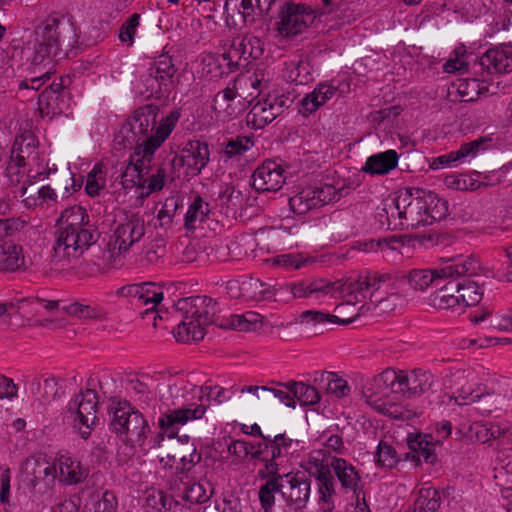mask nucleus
<instances>
[{"label":"nucleus","mask_w":512,"mask_h":512,"mask_svg":"<svg viewBox=\"0 0 512 512\" xmlns=\"http://www.w3.org/2000/svg\"><path fill=\"white\" fill-rule=\"evenodd\" d=\"M159 109L152 104L136 109L121 126L117 139L125 148H134L144 153V157H153L156 150L167 139L174 129L178 115L171 113L151 134L157 123Z\"/></svg>","instance_id":"obj_1"},{"label":"nucleus","mask_w":512,"mask_h":512,"mask_svg":"<svg viewBox=\"0 0 512 512\" xmlns=\"http://www.w3.org/2000/svg\"><path fill=\"white\" fill-rule=\"evenodd\" d=\"M78 39V29L72 22L53 15L48 16L34 29L31 64L34 67L52 64L53 58L62 47L74 48Z\"/></svg>","instance_id":"obj_2"},{"label":"nucleus","mask_w":512,"mask_h":512,"mask_svg":"<svg viewBox=\"0 0 512 512\" xmlns=\"http://www.w3.org/2000/svg\"><path fill=\"white\" fill-rule=\"evenodd\" d=\"M175 306L183 316L174 333L175 339L182 343L202 340L205 327L214 322L216 302L208 296H193L179 299Z\"/></svg>","instance_id":"obj_3"},{"label":"nucleus","mask_w":512,"mask_h":512,"mask_svg":"<svg viewBox=\"0 0 512 512\" xmlns=\"http://www.w3.org/2000/svg\"><path fill=\"white\" fill-rule=\"evenodd\" d=\"M99 238L96 227L83 229L58 230L54 253L51 258V270L57 273L70 272L79 263L83 253Z\"/></svg>","instance_id":"obj_4"},{"label":"nucleus","mask_w":512,"mask_h":512,"mask_svg":"<svg viewBox=\"0 0 512 512\" xmlns=\"http://www.w3.org/2000/svg\"><path fill=\"white\" fill-rule=\"evenodd\" d=\"M310 481L301 472L282 473L266 481L259 489V499L267 511L275 503V493H279L288 506L303 509L310 498Z\"/></svg>","instance_id":"obj_5"},{"label":"nucleus","mask_w":512,"mask_h":512,"mask_svg":"<svg viewBox=\"0 0 512 512\" xmlns=\"http://www.w3.org/2000/svg\"><path fill=\"white\" fill-rule=\"evenodd\" d=\"M392 276L388 273L367 272L357 279L338 280L339 298L343 303L336 306V310L342 314V310L350 305L361 303L368 300L380 302L383 294L389 290H394L391 284Z\"/></svg>","instance_id":"obj_6"},{"label":"nucleus","mask_w":512,"mask_h":512,"mask_svg":"<svg viewBox=\"0 0 512 512\" xmlns=\"http://www.w3.org/2000/svg\"><path fill=\"white\" fill-rule=\"evenodd\" d=\"M417 188L407 189L403 195L393 199L392 203L384 208L388 225L392 229L418 228L429 225L425 214L423 196L416 193Z\"/></svg>","instance_id":"obj_7"},{"label":"nucleus","mask_w":512,"mask_h":512,"mask_svg":"<svg viewBox=\"0 0 512 512\" xmlns=\"http://www.w3.org/2000/svg\"><path fill=\"white\" fill-rule=\"evenodd\" d=\"M441 276L460 277L459 305L472 306L479 303L483 297L484 278L477 260L472 257L453 261L441 268Z\"/></svg>","instance_id":"obj_8"},{"label":"nucleus","mask_w":512,"mask_h":512,"mask_svg":"<svg viewBox=\"0 0 512 512\" xmlns=\"http://www.w3.org/2000/svg\"><path fill=\"white\" fill-rule=\"evenodd\" d=\"M109 412L112 429L126 442L139 446L144 443L150 427L141 412L134 410L129 402L117 399L111 401Z\"/></svg>","instance_id":"obj_9"},{"label":"nucleus","mask_w":512,"mask_h":512,"mask_svg":"<svg viewBox=\"0 0 512 512\" xmlns=\"http://www.w3.org/2000/svg\"><path fill=\"white\" fill-rule=\"evenodd\" d=\"M145 235L144 219L138 214L127 216L113 230L108 242V263L114 267L124 265L125 254Z\"/></svg>","instance_id":"obj_10"},{"label":"nucleus","mask_w":512,"mask_h":512,"mask_svg":"<svg viewBox=\"0 0 512 512\" xmlns=\"http://www.w3.org/2000/svg\"><path fill=\"white\" fill-rule=\"evenodd\" d=\"M56 466L42 457L27 458L21 467L22 482L35 497L50 496L56 480Z\"/></svg>","instance_id":"obj_11"},{"label":"nucleus","mask_w":512,"mask_h":512,"mask_svg":"<svg viewBox=\"0 0 512 512\" xmlns=\"http://www.w3.org/2000/svg\"><path fill=\"white\" fill-rule=\"evenodd\" d=\"M118 294L131 299L137 307H147L141 312L142 318H151L153 327H157V319L161 316L156 311V306L163 300L162 288L153 282L126 285L119 289Z\"/></svg>","instance_id":"obj_12"},{"label":"nucleus","mask_w":512,"mask_h":512,"mask_svg":"<svg viewBox=\"0 0 512 512\" xmlns=\"http://www.w3.org/2000/svg\"><path fill=\"white\" fill-rule=\"evenodd\" d=\"M98 396L94 390L79 393L68 404L67 412L73 417V425L83 439L91 435L97 420Z\"/></svg>","instance_id":"obj_13"},{"label":"nucleus","mask_w":512,"mask_h":512,"mask_svg":"<svg viewBox=\"0 0 512 512\" xmlns=\"http://www.w3.org/2000/svg\"><path fill=\"white\" fill-rule=\"evenodd\" d=\"M177 71L171 56L160 55L150 68L149 77L146 80L150 82V86L143 94L146 97L168 95L179 83Z\"/></svg>","instance_id":"obj_14"},{"label":"nucleus","mask_w":512,"mask_h":512,"mask_svg":"<svg viewBox=\"0 0 512 512\" xmlns=\"http://www.w3.org/2000/svg\"><path fill=\"white\" fill-rule=\"evenodd\" d=\"M10 159L24 167H28L27 178L45 179L48 176V173L43 171L33 173V167L39 166L40 154L38 151V141L31 132H24L15 138L10 152Z\"/></svg>","instance_id":"obj_15"},{"label":"nucleus","mask_w":512,"mask_h":512,"mask_svg":"<svg viewBox=\"0 0 512 512\" xmlns=\"http://www.w3.org/2000/svg\"><path fill=\"white\" fill-rule=\"evenodd\" d=\"M261 40L253 35H243L234 38L230 49L224 54L230 70L246 67L252 60L259 59L263 54Z\"/></svg>","instance_id":"obj_16"},{"label":"nucleus","mask_w":512,"mask_h":512,"mask_svg":"<svg viewBox=\"0 0 512 512\" xmlns=\"http://www.w3.org/2000/svg\"><path fill=\"white\" fill-rule=\"evenodd\" d=\"M279 17L280 21L277 22L279 34L290 37L302 33L314 22L316 16L305 5L288 4L286 8L281 10Z\"/></svg>","instance_id":"obj_17"},{"label":"nucleus","mask_w":512,"mask_h":512,"mask_svg":"<svg viewBox=\"0 0 512 512\" xmlns=\"http://www.w3.org/2000/svg\"><path fill=\"white\" fill-rule=\"evenodd\" d=\"M70 93L62 78L54 80L38 95V111L42 117L63 113L69 107Z\"/></svg>","instance_id":"obj_18"},{"label":"nucleus","mask_w":512,"mask_h":512,"mask_svg":"<svg viewBox=\"0 0 512 512\" xmlns=\"http://www.w3.org/2000/svg\"><path fill=\"white\" fill-rule=\"evenodd\" d=\"M326 453L323 450L312 452L309 457L302 461L301 467L310 477L318 481L319 492L322 499L326 500L334 491V478L331 474V463L325 458Z\"/></svg>","instance_id":"obj_19"},{"label":"nucleus","mask_w":512,"mask_h":512,"mask_svg":"<svg viewBox=\"0 0 512 512\" xmlns=\"http://www.w3.org/2000/svg\"><path fill=\"white\" fill-rule=\"evenodd\" d=\"M398 374L392 369H386L380 374L368 380L362 388V396L366 403L371 407H379L383 404L380 398L386 395V392H395V381Z\"/></svg>","instance_id":"obj_20"},{"label":"nucleus","mask_w":512,"mask_h":512,"mask_svg":"<svg viewBox=\"0 0 512 512\" xmlns=\"http://www.w3.org/2000/svg\"><path fill=\"white\" fill-rule=\"evenodd\" d=\"M292 444V439L286 437L285 434L271 437L269 457L266 459L265 465L257 472L259 479L266 482L281 474L278 460L291 454Z\"/></svg>","instance_id":"obj_21"},{"label":"nucleus","mask_w":512,"mask_h":512,"mask_svg":"<svg viewBox=\"0 0 512 512\" xmlns=\"http://www.w3.org/2000/svg\"><path fill=\"white\" fill-rule=\"evenodd\" d=\"M284 183V169L272 160L262 163L252 175V185L258 192L278 191Z\"/></svg>","instance_id":"obj_22"},{"label":"nucleus","mask_w":512,"mask_h":512,"mask_svg":"<svg viewBox=\"0 0 512 512\" xmlns=\"http://www.w3.org/2000/svg\"><path fill=\"white\" fill-rule=\"evenodd\" d=\"M338 281L328 282L324 279L314 281H303L291 283L282 287V290L289 291L293 298H315L331 295L333 298H339Z\"/></svg>","instance_id":"obj_23"},{"label":"nucleus","mask_w":512,"mask_h":512,"mask_svg":"<svg viewBox=\"0 0 512 512\" xmlns=\"http://www.w3.org/2000/svg\"><path fill=\"white\" fill-rule=\"evenodd\" d=\"M433 375L428 371L415 369L410 374H398L395 381L396 393H402L403 397H418L429 391L433 383Z\"/></svg>","instance_id":"obj_24"},{"label":"nucleus","mask_w":512,"mask_h":512,"mask_svg":"<svg viewBox=\"0 0 512 512\" xmlns=\"http://www.w3.org/2000/svg\"><path fill=\"white\" fill-rule=\"evenodd\" d=\"M206 410L207 406L203 403H189L162 415L159 418L158 424L161 430L168 431L185 425L188 421L201 419L205 415Z\"/></svg>","instance_id":"obj_25"},{"label":"nucleus","mask_w":512,"mask_h":512,"mask_svg":"<svg viewBox=\"0 0 512 512\" xmlns=\"http://www.w3.org/2000/svg\"><path fill=\"white\" fill-rule=\"evenodd\" d=\"M478 66L489 74L512 71V45H501L487 50L479 59Z\"/></svg>","instance_id":"obj_26"},{"label":"nucleus","mask_w":512,"mask_h":512,"mask_svg":"<svg viewBox=\"0 0 512 512\" xmlns=\"http://www.w3.org/2000/svg\"><path fill=\"white\" fill-rule=\"evenodd\" d=\"M34 178H26L19 189V197L27 208L51 207L57 201V194L50 186L37 188L34 186Z\"/></svg>","instance_id":"obj_27"},{"label":"nucleus","mask_w":512,"mask_h":512,"mask_svg":"<svg viewBox=\"0 0 512 512\" xmlns=\"http://www.w3.org/2000/svg\"><path fill=\"white\" fill-rule=\"evenodd\" d=\"M153 157H144V153L135 151L121 174V184L124 189L139 187L142 189L143 177L148 175Z\"/></svg>","instance_id":"obj_28"},{"label":"nucleus","mask_w":512,"mask_h":512,"mask_svg":"<svg viewBox=\"0 0 512 512\" xmlns=\"http://www.w3.org/2000/svg\"><path fill=\"white\" fill-rule=\"evenodd\" d=\"M186 162L187 174L199 175L210 159L209 146L200 140H191L181 150Z\"/></svg>","instance_id":"obj_29"},{"label":"nucleus","mask_w":512,"mask_h":512,"mask_svg":"<svg viewBox=\"0 0 512 512\" xmlns=\"http://www.w3.org/2000/svg\"><path fill=\"white\" fill-rule=\"evenodd\" d=\"M486 138H478L474 141L463 143L457 151H452L447 155H443L434 160L432 168L437 169L440 166H449L451 163L463 160L467 157L474 158L481 150H485L488 143Z\"/></svg>","instance_id":"obj_30"},{"label":"nucleus","mask_w":512,"mask_h":512,"mask_svg":"<svg viewBox=\"0 0 512 512\" xmlns=\"http://www.w3.org/2000/svg\"><path fill=\"white\" fill-rule=\"evenodd\" d=\"M460 277H454L431 294V305L437 309H451L459 305Z\"/></svg>","instance_id":"obj_31"},{"label":"nucleus","mask_w":512,"mask_h":512,"mask_svg":"<svg viewBox=\"0 0 512 512\" xmlns=\"http://www.w3.org/2000/svg\"><path fill=\"white\" fill-rule=\"evenodd\" d=\"M398 163V154L395 150H387L367 158L361 171L371 175H384L393 170Z\"/></svg>","instance_id":"obj_32"},{"label":"nucleus","mask_w":512,"mask_h":512,"mask_svg":"<svg viewBox=\"0 0 512 512\" xmlns=\"http://www.w3.org/2000/svg\"><path fill=\"white\" fill-rule=\"evenodd\" d=\"M337 89L326 83L318 84L315 89L307 94L301 100V108L299 110L304 116L315 112L327 100L331 99L336 93Z\"/></svg>","instance_id":"obj_33"},{"label":"nucleus","mask_w":512,"mask_h":512,"mask_svg":"<svg viewBox=\"0 0 512 512\" xmlns=\"http://www.w3.org/2000/svg\"><path fill=\"white\" fill-rule=\"evenodd\" d=\"M25 268L22 246L13 242L0 244V270L14 272Z\"/></svg>","instance_id":"obj_34"},{"label":"nucleus","mask_w":512,"mask_h":512,"mask_svg":"<svg viewBox=\"0 0 512 512\" xmlns=\"http://www.w3.org/2000/svg\"><path fill=\"white\" fill-rule=\"evenodd\" d=\"M33 393L41 403H51L62 397L64 391L55 376H48L43 381L35 378L31 381Z\"/></svg>","instance_id":"obj_35"},{"label":"nucleus","mask_w":512,"mask_h":512,"mask_svg":"<svg viewBox=\"0 0 512 512\" xmlns=\"http://www.w3.org/2000/svg\"><path fill=\"white\" fill-rule=\"evenodd\" d=\"M331 467L343 488L352 490L355 494L359 492L361 477L351 464L343 458H333Z\"/></svg>","instance_id":"obj_36"},{"label":"nucleus","mask_w":512,"mask_h":512,"mask_svg":"<svg viewBox=\"0 0 512 512\" xmlns=\"http://www.w3.org/2000/svg\"><path fill=\"white\" fill-rule=\"evenodd\" d=\"M403 398L402 393L386 392V395L380 398L383 404L373 409L393 419L408 420L412 417L413 413L400 403Z\"/></svg>","instance_id":"obj_37"},{"label":"nucleus","mask_w":512,"mask_h":512,"mask_svg":"<svg viewBox=\"0 0 512 512\" xmlns=\"http://www.w3.org/2000/svg\"><path fill=\"white\" fill-rule=\"evenodd\" d=\"M458 380H463L465 383L457 388V395L452 396L449 394H443L440 396V401L437 403L440 408L442 405H467L478 401L481 398V393H476L472 385H468V379L464 374L457 376Z\"/></svg>","instance_id":"obj_38"},{"label":"nucleus","mask_w":512,"mask_h":512,"mask_svg":"<svg viewBox=\"0 0 512 512\" xmlns=\"http://www.w3.org/2000/svg\"><path fill=\"white\" fill-rule=\"evenodd\" d=\"M418 195L423 196V202H425V214L428 216L427 220L429 225L435 221L444 219L448 214V203L446 200L440 198L437 194L431 191H425L422 189H416Z\"/></svg>","instance_id":"obj_39"},{"label":"nucleus","mask_w":512,"mask_h":512,"mask_svg":"<svg viewBox=\"0 0 512 512\" xmlns=\"http://www.w3.org/2000/svg\"><path fill=\"white\" fill-rule=\"evenodd\" d=\"M440 270L414 269L407 275L410 287L417 291H424L430 286H440L442 280L447 277L441 276Z\"/></svg>","instance_id":"obj_40"},{"label":"nucleus","mask_w":512,"mask_h":512,"mask_svg":"<svg viewBox=\"0 0 512 512\" xmlns=\"http://www.w3.org/2000/svg\"><path fill=\"white\" fill-rule=\"evenodd\" d=\"M167 461H164V457H161L160 462H164L165 465L172 466L176 458L180 459L181 470L189 471L192 467L201 461V453L193 445L179 443L174 451V454H167Z\"/></svg>","instance_id":"obj_41"},{"label":"nucleus","mask_w":512,"mask_h":512,"mask_svg":"<svg viewBox=\"0 0 512 512\" xmlns=\"http://www.w3.org/2000/svg\"><path fill=\"white\" fill-rule=\"evenodd\" d=\"M59 471L62 480L73 485L80 483L88 475V470L83 468L80 461L69 456H60L58 459Z\"/></svg>","instance_id":"obj_42"},{"label":"nucleus","mask_w":512,"mask_h":512,"mask_svg":"<svg viewBox=\"0 0 512 512\" xmlns=\"http://www.w3.org/2000/svg\"><path fill=\"white\" fill-rule=\"evenodd\" d=\"M432 437L429 435H417L414 438H408V446L413 459L419 461L421 458L426 463L434 464L437 461Z\"/></svg>","instance_id":"obj_43"},{"label":"nucleus","mask_w":512,"mask_h":512,"mask_svg":"<svg viewBox=\"0 0 512 512\" xmlns=\"http://www.w3.org/2000/svg\"><path fill=\"white\" fill-rule=\"evenodd\" d=\"M59 221V230H77L87 227H95L90 223L86 210L78 205L65 209L61 213Z\"/></svg>","instance_id":"obj_44"},{"label":"nucleus","mask_w":512,"mask_h":512,"mask_svg":"<svg viewBox=\"0 0 512 512\" xmlns=\"http://www.w3.org/2000/svg\"><path fill=\"white\" fill-rule=\"evenodd\" d=\"M277 385L284 386L287 390H289V392L293 394L294 400L297 399L301 405H314L320 401V394L318 390L315 387L307 385L303 382H278Z\"/></svg>","instance_id":"obj_45"},{"label":"nucleus","mask_w":512,"mask_h":512,"mask_svg":"<svg viewBox=\"0 0 512 512\" xmlns=\"http://www.w3.org/2000/svg\"><path fill=\"white\" fill-rule=\"evenodd\" d=\"M277 117L270 107L269 100L257 102L247 114V123L255 129H260L271 123Z\"/></svg>","instance_id":"obj_46"},{"label":"nucleus","mask_w":512,"mask_h":512,"mask_svg":"<svg viewBox=\"0 0 512 512\" xmlns=\"http://www.w3.org/2000/svg\"><path fill=\"white\" fill-rule=\"evenodd\" d=\"M441 506L440 492L433 488H422L414 502L415 512H438Z\"/></svg>","instance_id":"obj_47"},{"label":"nucleus","mask_w":512,"mask_h":512,"mask_svg":"<svg viewBox=\"0 0 512 512\" xmlns=\"http://www.w3.org/2000/svg\"><path fill=\"white\" fill-rule=\"evenodd\" d=\"M209 213V204L202 197L196 196L185 215V227L187 229H194L196 224L203 222Z\"/></svg>","instance_id":"obj_48"},{"label":"nucleus","mask_w":512,"mask_h":512,"mask_svg":"<svg viewBox=\"0 0 512 512\" xmlns=\"http://www.w3.org/2000/svg\"><path fill=\"white\" fill-rule=\"evenodd\" d=\"M241 291L245 297L256 301L270 299L274 295L271 287L259 279L243 282Z\"/></svg>","instance_id":"obj_49"},{"label":"nucleus","mask_w":512,"mask_h":512,"mask_svg":"<svg viewBox=\"0 0 512 512\" xmlns=\"http://www.w3.org/2000/svg\"><path fill=\"white\" fill-rule=\"evenodd\" d=\"M291 210L296 214H305L307 211L318 208L315 202L313 189H304L289 199Z\"/></svg>","instance_id":"obj_50"},{"label":"nucleus","mask_w":512,"mask_h":512,"mask_svg":"<svg viewBox=\"0 0 512 512\" xmlns=\"http://www.w3.org/2000/svg\"><path fill=\"white\" fill-rule=\"evenodd\" d=\"M254 145V141L249 136H237L236 138L230 139L227 143L224 144L221 152L228 159L234 158L236 156H242L246 151L252 148Z\"/></svg>","instance_id":"obj_51"},{"label":"nucleus","mask_w":512,"mask_h":512,"mask_svg":"<svg viewBox=\"0 0 512 512\" xmlns=\"http://www.w3.org/2000/svg\"><path fill=\"white\" fill-rule=\"evenodd\" d=\"M321 381L327 383V392L336 396L337 398L346 397L350 394L351 388L348 382L340 378L334 372H322Z\"/></svg>","instance_id":"obj_52"},{"label":"nucleus","mask_w":512,"mask_h":512,"mask_svg":"<svg viewBox=\"0 0 512 512\" xmlns=\"http://www.w3.org/2000/svg\"><path fill=\"white\" fill-rule=\"evenodd\" d=\"M69 315L83 319H101L105 315L102 308L97 306L83 305L78 302L71 303L66 308Z\"/></svg>","instance_id":"obj_53"},{"label":"nucleus","mask_w":512,"mask_h":512,"mask_svg":"<svg viewBox=\"0 0 512 512\" xmlns=\"http://www.w3.org/2000/svg\"><path fill=\"white\" fill-rule=\"evenodd\" d=\"M26 169L28 170V167H24L21 164L16 163V161L9 159L5 176L7 178V185L15 188V196H19V189L25 182V180L22 181V178L24 177Z\"/></svg>","instance_id":"obj_54"},{"label":"nucleus","mask_w":512,"mask_h":512,"mask_svg":"<svg viewBox=\"0 0 512 512\" xmlns=\"http://www.w3.org/2000/svg\"><path fill=\"white\" fill-rule=\"evenodd\" d=\"M378 466L393 468L399 461L396 450L386 442L380 441L375 454Z\"/></svg>","instance_id":"obj_55"},{"label":"nucleus","mask_w":512,"mask_h":512,"mask_svg":"<svg viewBox=\"0 0 512 512\" xmlns=\"http://www.w3.org/2000/svg\"><path fill=\"white\" fill-rule=\"evenodd\" d=\"M128 385L130 390L138 396L137 401L139 402V405L142 409L144 407H148L154 400L155 395L149 389V386L140 381L138 378L129 380Z\"/></svg>","instance_id":"obj_56"},{"label":"nucleus","mask_w":512,"mask_h":512,"mask_svg":"<svg viewBox=\"0 0 512 512\" xmlns=\"http://www.w3.org/2000/svg\"><path fill=\"white\" fill-rule=\"evenodd\" d=\"M276 0H242L240 3L241 14L245 21L247 18L252 16L255 10L259 11V14H267L272 5Z\"/></svg>","instance_id":"obj_57"},{"label":"nucleus","mask_w":512,"mask_h":512,"mask_svg":"<svg viewBox=\"0 0 512 512\" xmlns=\"http://www.w3.org/2000/svg\"><path fill=\"white\" fill-rule=\"evenodd\" d=\"M302 321L307 320V322H313L315 324L317 323H326V322H333V323H340V324H349L351 323L352 318H339L337 315H331L327 313H323L320 311H313L308 310L304 311L301 314Z\"/></svg>","instance_id":"obj_58"},{"label":"nucleus","mask_w":512,"mask_h":512,"mask_svg":"<svg viewBox=\"0 0 512 512\" xmlns=\"http://www.w3.org/2000/svg\"><path fill=\"white\" fill-rule=\"evenodd\" d=\"M212 107L218 114H223V116L226 118L235 117L244 110V105L241 98L225 102L218 100V103L213 104Z\"/></svg>","instance_id":"obj_59"},{"label":"nucleus","mask_w":512,"mask_h":512,"mask_svg":"<svg viewBox=\"0 0 512 512\" xmlns=\"http://www.w3.org/2000/svg\"><path fill=\"white\" fill-rule=\"evenodd\" d=\"M212 489H206L202 483H193L186 489L185 499L191 503L201 504L210 499Z\"/></svg>","instance_id":"obj_60"},{"label":"nucleus","mask_w":512,"mask_h":512,"mask_svg":"<svg viewBox=\"0 0 512 512\" xmlns=\"http://www.w3.org/2000/svg\"><path fill=\"white\" fill-rule=\"evenodd\" d=\"M165 177L166 169L159 167L156 173L150 176L145 175L143 177V182L145 183H143L142 189L145 190L147 195L151 194L152 192L161 190L164 186Z\"/></svg>","instance_id":"obj_61"},{"label":"nucleus","mask_w":512,"mask_h":512,"mask_svg":"<svg viewBox=\"0 0 512 512\" xmlns=\"http://www.w3.org/2000/svg\"><path fill=\"white\" fill-rule=\"evenodd\" d=\"M140 15L137 13L132 14L128 20L122 24L119 29V39L128 44L133 43V38L136 32V28L139 26Z\"/></svg>","instance_id":"obj_62"},{"label":"nucleus","mask_w":512,"mask_h":512,"mask_svg":"<svg viewBox=\"0 0 512 512\" xmlns=\"http://www.w3.org/2000/svg\"><path fill=\"white\" fill-rule=\"evenodd\" d=\"M315 202L317 207H321L332 201H337L342 196L332 185H325L320 188H314Z\"/></svg>","instance_id":"obj_63"},{"label":"nucleus","mask_w":512,"mask_h":512,"mask_svg":"<svg viewBox=\"0 0 512 512\" xmlns=\"http://www.w3.org/2000/svg\"><path fill=\"white\" fill-rule=\"evenodd\" d=\"M118 501L112 491H105L94 505V512H116Z\"/></svg>","instance_id":"obj_64"}]
</instances>
